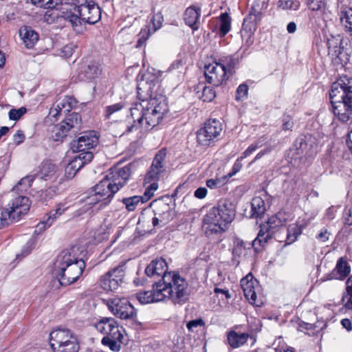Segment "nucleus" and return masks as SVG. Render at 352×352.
<instances>
[{
  "mask_svg": "<svg viewBox=\"0 0 352 352\" xmlns=\"http://www.w3.org/2000/svg\"><path fill=\"white\" fill-rule=\"evenodd\" d=\"M168 111L166 98L162 95L135 102L130 108L133 123L126 126L125 133L148 131L160 123Z\"/></svg>",
  "mask_w": 352,
  "mask_h": 352,
  "instance_id": "f257e3e1",
  "label": "nucleus"
},
{
  "mask_svg": "<svg viewBox=\"0 0 352 352\" xmlns=\"http://www.w3.org/2000/svg\"><path fill=\"white\" fill-rule=\"evenodd\" d=\"M85 256L83 248L77 245L58 254L53 274L61 285H69L78 279L85 267Z\"/></svg>",
  "mask_w": 352,
  "mask_h": 352,
  "instance_id": "f03ea898",
  "label": "nucleus"
},
{
  "mask_svg": "<svg viewBox=\"0 0 352 352\" xmlns=\"http://www.w3.org/2000/svg\"><path fill=\"white\" fill-rule=\"evenodd\" d=\"M329 96L334 115L342 122L352 119V78L340 76L332 84Z\"/></svg>",
  "mask_w": 352,
  "mask_h": 352,
  "instance_id": "7ed1b4c3",
  "label": "nucleus"
},
{
  "mask_svg": "<svg viewBox=\"0 0 352 352\" xmlns=\"http://www.w3.org/2000/svg\"><path fill=\"white\" fill-rule=\"evenodd\" d=\"M131 169L128 166L115 168L94 186V194L87 198L88 204L112 197L122 188L130 177Z\"/></svg>",
  "mask_w": 352,
  "mask_h": 352,
  "instance_id": "20e7f679",
  "label": "nucleus"
},
{
  "mask_svg": "<svg viewBox=\"0 0 352 352\" xmlns=\"http://www.w3.org/2000/svg\"><path fill=\"white\" fill-rule=\"evenodd\" d=\"M157 282L162 291L163 300L168 298L175 304H182L188 299V283L179 274L168 272Z\"/></svg>",
  "mask_w": 352,
  "mask_h": 352,
  "instance_id": "39448f33",
  "label": "nucleus"
},
{
  "mask_svg": "<svg viewBox=\"0 0 352 352\" xmlns=\"http://www.w3.org/2000/svg\"><path fill=\"white\" fill-rule=\"evenodd\" d=\"M50 343L54 352H78L77 336L69 329L57 328L50 334Z\"/></svg>",
  "mask_w": 352,
  "mask_h": 352,
  "instance_id": "423d86ee",
  "label": "nucleus"
},
{
  "mask_svg": "<svg viewBox=\"0 0 352 352\" xmlns=\"http://www.w3.org/2000/svg\"><path fill=\"white\" fill-rule=\"evenodd\" d=\"M284 221L278 215L272 216L267 221L261 226V229L257 237L253 241L252 245L256 248V246H263L269 239L274 237L277 241H282L278 232L285 233V229L283 228Z\"/></svg>",
  "mask_w": 352,
  "mask_h": 352,
  "instance_id": "0eeeda50",
  "label": "nucleus"
},
{
  "mask_svg": "<svg viewBox=\"0 0 352 352\" xmlns=\"http://www.w3.org/2000/svg\"><path fill=\"white\" fill-rule=\"evenodd\" d=\"M81 126V116L78 113H70L59 124L54 125L51 130V138L54 141L62 140L69 131H76Z\"/></svg>",
  "mask_w": 352,
  "mask_h": 352,
  "instance_id": "6e6552de",
  "label": "nucleus"
},
{
  "mask_svg": "<svg viewBox=\"0 0 352 352\" xmlns=\"http://www.w3.org/2000/svg\"><path fill=\"white\" fill-rule=\"evenodd\" d=\"M74 9L81 16L82 22L85 23L94 24L101 18L100 7L91 1L76 0Z\"/></svg>",
  "mask_w": 352,
  "mask_h": 352,
  "instance_id": "1a4fd4ad",
  "label": "nucleus"
},
{
  "mask_svg": "<svg viewBox=\"0 0 352 352\" xmlns=\"http://www.w3.org/2000/svg\"><path fill=\"white\" fill-rule=\"evenodd\" d=\"M241 286L245 298L250 304L256 307H261L263 305L259 283L252 274H248L241 280Z\"/></svg>",
  "mask_w": 352,
  "mask_h": 352,
  "instance_id": "9d476101",
  "label": "nucleus"
},
{
  "mask_svg": "<svg viewBox=\"0 0 352 352\" xmlns=\"http://www.w3.org/2000/svg\"><path fill=\"white\" fill-rule=\"evenodd\" d=\"M151 207L153 208L154 213L152 219V224L154 227L165 226L173 219L174 211L171 206L163 199L153 201L151 204Z\"/></svg>",
  "mask_w": 352,
  "mask_h": 352,
  "instance_id": "9b49d317",
  "label": "nucleus"
},
{
  "mask_svg": "<svg viewBox=\"0 0 352 352\" xmlns=\"http://www.w3.org/2000/svg\"><path fill=\"white\" fill-rule=\"evenodd\" d=\"M222 131V124L216 119L208 120L203 128L197 132V143L203 146H209Z\"/></svg>",
  "mask_w": 352,
  "mask_h": 352,
  "instance_id": "f8f14e48",
  "label": "nucleus"
},
{
  "mask_svg": "<svg viewBox=\"0 0 352 352\" xmlns=\"http://www.w3.org/2000/svg\"><path fill=\"white\" fill-rule=\"evenodd\" d=\"M215 206L212 207L203 219V229L207 236L225 232L228 226L223 222L222 217L219 216Z\"/></svg>",
  "mask_w": 352,
  "mask_h": 352,
  "instance_id": "ddd939ff",
  "label": "nucleus"
},
{
  "mask_svg": "<svg viewBox=\"0 0 352 352\" xmlns=\"http://www.w3.org/2000/svg\"><path fill=\"white\" fill-rule=\"evenodd\" d=\"M124 265H120L101 276L100 284L105 291H114L123 283Z\"/></svg>",
  "mask_w": 352,
  "mask_h": 352,
  "instance_id": "4468645a",
  "label": "nucleus"
},
{
  "mask_svg": "<svg viewBox=\"0 0 352 352\" xmlns=\"http://www.w3.org/2000/svg\"><path fill=\"white\" fill-rule=\"evenodd\" d=\"M108 307L115 316L121 319H130L136 316L135 309L126 298L116 297L110 299Z\"/></svg>",
  "mask_w": 352,
  "mask_h": 352,
  "instance_id": "2eb2a0df",
  "label": "nucleus"
},
{
  "mask_svg": "<svg viewBox=\"0 0 352 352\" xmlns=\"http://www.w3.org/2000/svg\"><path fill=\"white\" fill-rule=\"evenodd\" d=\"M204 75L206 81L214 86L222 84L226 77V70L224 65L213 62L206 65L204 67Z\"/></svg>",
  "mask_w": 352,
  "mask_h": 352,
  "instance_id": "dca6fc26",
  "label": "nucleus"
},
{
  "mask_svg": "<svg viewBox=\"0 0 352 352\" xmlns=\"http://www.w3.org/2000/svg\"><path fill=\"white\" fill-rule=\"evenodd\" d=\"M166 156V151L164 149L160 150L155 156L151 168L146 174L144 183L145 184H157L162 174L164 171V162Z\"/></svg>",
  "mask_w": 352,
  "mask_h": 352,
  "instance_id": "f3484780",
  "label": "nucleus"
},
{
  "mask_svg": "<svg viewBox=\"0 0 352 352\" xmlns=\"http://www.w3.org/2000/svg\"><path fill=\"white\" fill-rule=\"evenodd\" d=\"M158 188V184L152 183L149 184L142 196H132L129 197L123 198L122 199V204L125 206V208L128 211H133L137 208L138 205L140 203H145L149 200L153 195L154 192Z\"/></svg>",
  "mask_w": 352,
  "mask_h": 352,
  "instance_id": "a211bd4d",
  "label": "nucleus"
},
{
  "mask_svg": "<svg viewBox=\"0 0 352 352\" xmlns=\"http://www.w3.org/2000/svg\"><path fill=\"white\" fill-rule=\"evenodd\" d=\"M30 201L28 197L19 195L15 197L12 201V205L8 210L11 219L14 221H19L20 217L25 214L30 210Z\"/></svg>",
  "mask_w": 352,
  "mask_h": 352,
  "instance_id": "6ab92c4d",
  "label": "nucleus"
},
{
  "mask_svg": "<svg viewBox=\"0 0 352 352\" xmlns=\"http://www.w3.org/2000/svg\"><path fill=\"white\" fill-rule=\"evenodd\" d=\"M76 103L73 97L65 96L56 101V104L50 109L49 115L54 118H58L60 116L69 112Z\"/></svg>",
  "mask_w": 352,
  "mask_h": 352,
  "instance_id": "aec40b11",
  "label": "nucleus"
},
{
  "mask_svg": "<svg viewBox=\"0 0 352 352\" xmlns=\"http://www.w3.org/2000/svg\"><path fill=\"white\" fill-rule=\"evenodd\" d=\"M98 144V137L94 131H86L78 138L73 148L77 151H85L94 148Z\"/></svg>",
  "mask_w": 352,
  "mask_h": 352,
  "instance_id": "412c9836",
  "label": "nucleus"
},
{
  "mask_svg": "<svg viewBox=\"0 0 352 352\" xmlns=\"http://www.w3.org/2000/svg\"><path fill=\"white\" fill-rule=\"evenodd\" d=\"M342 41L339 37L331 36L328 38L327 45L328 47V54L331 56L332 60L336 63H341L344 61L343 58L345 54L342 46Z\"/></svg>",
  "mask_w": 352,
  "mask_h": 352,
  "instance_id": "4be33fe9",
  "label": "nucleus"
},
{
  "mask_svg": "<svg viewBox=\"0 0 352 352\" xmlns=\"http://www.w3.org/2000/svg\"><path fill=\"white\" fill-rule=\"evenodd\" d=\"M162 291L158 282L153 284V289L149 291L141 292L137 294V299L141 304H148L163 300Z\"/></svg>",
  "mask_w": 352,
  "mask_h": 352,
  "instance_id": "5701e85b",
  "label": "nucleus"
},
{
  "mask_svg": "<svg viewBox=\"0 0 352 352\" xmlns=\"http://www.w3.org/2000/svg\"><path fill=\"white\" fill-rule=\"evenodd\" d=\"M66 208L62 204L56 206V208L50 212L48 217L45 220L41 221L36 227L34 232L40 234L46 228L50 227L54 221L62 215L65 211Z\"/></svg>",
  "mask_w": 352,
  "mask_h": 352,
  "instance_id": "b1692460",
  "label": "nucleus"
},
{
  "mask_svg": "<svg viewBox=\"0 0 352 352\" xmlns=\"http://www.w3.org/2000/svg\"><path fill=\"white\" fill-rule=\"evenodd\" d=\"M217 211L219 212V216L222 217L223 222L226 226L230 223L235 216V210L233 204L227 199L221 200L215 206Z\"/></svg>",
  "mask_w": 352,
  "mask_h": 352,
  "instance_id": "393cba45",
  "label": "nucleus"
},
{
  "mask_svg": "<svg viewBox=\"0 0 352 352\" xmlns=\"http://www.w3.org/2000/svg\"><path fill=\"white\" fill-rule=\"evenodd\" d=\"M167 264L164 259L162 258H157L151 261V263L146 267L145 274L148 277L160 276L162 278L164 274H168L166 272Z\"/></svg>",
  "mask_w": 352,
  "mask_h": 352,
  "instance_id": "a878e982",
  "label": "nucleus"
},
{
  "mask_svg": "<svg viewBox=\"0 0 352 352\" xmlns=\"http://www.w3.org/2000/svg\"><path fill=\"white\" fill-rule=\"evenodd\" d=\"M351 272L349 264L343 258H340L336 263V267L328 275V280L337 279L344 280Z\"/></svg>",
  "mask_w": 352,
  "mask_h": 352,
  "instance_id": "bb28decb",
  "label": "nucleus"
},
{
  "mask_svg": "<svg viewBox=\"0 0 352 352\" xmlns=\"http://www.w3.org/2000/svg\"><path fill=\"white\" fill-rule=\"evenodd\" d=\"M249 337L248 333H239L232 330L227 333V342L231 348L237 349L244 345Z\"/></svg>",
  "mask_w": 352,
  "mask_h": 352,
  "instance_id": "cd10ccee",
  "label": "nucleus"
},
{
  "mask_svg": "<svg viewBox=\"0 0 352 352\" xmlns=\"http://www.w3.org/2000/svg\"><path fill=\"white\" fill-rule=\"evenodd\" d=\"M19 36L27 48H32L38 40V34L31 28L24 26L19 30Z\"/></svg>",
  "mask_w": 352,
  "mask_h": 352,
  "instance_id": "c85d7f7f",
  "label": "nucleus"
},
{
  "mask_svg": "<svg viewBox=\"0 0 352 352\" xmlns=\"http://www.w3.org/2000/svg\"><path fill=\"white\" fill-rule=\"evenodd\" d=\"M201 14V9L195 6L188 7L184 14V19L186 25L192 30H196L199 28L197 22Z\"/></svg>",
  "mask_w": 352,
  "mask_h": 352,
  "instance_id": "c756f323",
  "label": "nucleus"
},
{
  "mask_svg": "<svg viewBox=\"0 0 352 352\" xmlns=\"http://www.w3.org/2000/svg\"><path fill=\"white\" fill-rule=\"evenodd\" d=\"M101 68L98 63L91 62L85 65L80 74L81 80H91L98 77L101 74Z\"/></svg>",
  "mask_w": 352,
  "mask_h": 352,
  "instance_id": "7c9ffc66",
  "label": "nucleus"
},
{
  "mask_svg": "<svg viewBox=\"0 0 352 352\" xmlns=\"http://www.w3.org/2000/svg\"><path fill=\"white\" fill-rule=\"evenodd\" d=\"M56 173V166L50 162H43L40 166L37 176L41 179L47 180L54 177Z\"/></svg>",
  "mask_w": 352,
  "mask_h": 352,
  "instance_id": "2f4dec72",
  "label": "nucleus"
},
{
  "mask_svg": "<svg viewBox=\"0 0 352 352\" xmlns=\"http://www.w3.org/2000/svg\"><path fill=\"white\" fill-rule=\"evenodd\" d=\"M286 239L285 245H289L295 242L298 237L302 233V227L296 223H292L289 226L287 229L285 230Z\"/></svg>",
  "mask_w": 352,
  "mask_h": 352,
  "instance_id": "473e14b6",
  "label": "nucleus"
},
{
  "mask_svg": "<svg viewBox=\"0 0 352 352\" xmlns=\"http://www.w3.org/2000/svg\"><path fill=\"white\" fill-rule=\"evenodd\" d=\"M61 10V17L71 23L73 26H77L81 24L82 21L81 16L74 10V12H72V8H70L69 11L68 8L64 7H62Z\"/></svg>",
  "mask_w": 352,
  "mask_h": 352,
  "instance_id": "72a5a7b5",
  "label": "nucleus"
},
{
  "mask_svg": "<svg viewBox=\"0 0 352 352\" xmlns=\"http://www.w3.org/2000/svg\"><path fill=\"white\" fill-rule=\"evenodd\" d=\"M252 217L255 218L261 217L265 212V204L260 197H256L252 200Z\"/></svg>",
  "mask_w": 352,
  "mask_h": 352,
  "instance_id": "f704fd0d",
  "label": "nucleus"
},
{
  "mask_svg": "<svg viewBox=\"0 0 352 352\" xmlns=\"http://www.w3.org/2000/svg\"><path fill=\"white\" fill-rule=\"evenodd\" d=\"M34 175H27L23 177L16 186L12 188V191L17 193H23L27 191L31 186L32 182L34 180Z\"/></svg>",
  "mask_w": 352,
  "mask_h": 352,
  "instance_id": "c9c22d12",
  "label": "nucleus"
},
{
  "mask_svg": "<svg viewBox=\"0 0 352 352\" xmlns=\"http://www.w3.org/2000/svg\"><path fill=\"white\" fill-rule=\"evenodd\" d=\"M220 27L219 35L223 37L227 34L231 28V18L227 12L222 13L219 16Z\"/></svg>",
  "mask_w": 352,
  "mask_h": 352,
  "instance_id": "e433bc0d",
  "label": "nucleus"
},
{
  "mask_svg": "<svg viewBox=\"0 0 352 352\" xmlns=\"http://www.w3.org/2000/svg\"><path fill=\"white\" fill-rule=\"evenodd\" d=\"M115 320L113 318H103L96 324L95 327L99 332L107 336L111 330V324H115Z\"/></svg>",
  "mask_w": 352,
  "mask_h": 352,
  "instance_id": "4c0bfd02",
  "label": "nucleus"
},
{
  "mask_svg": "<svg viewBox=\"0 0 352 352\" xmlns=\"http://www.w3.org/2000/svg\"><path fill=\"white\" fill-rule=\"evenodd\" d=\"M346 292L342 296V301L347 309H352V275L349 277L346 282Z\"/></svg>",
  "mask_w": 352,
  "mask_h": 352,
  "instance_id": "58836bf2",
  "label": "nucleus"
},
{
  "mask_svg": "<svg viewBox=\"0 0 352 352\" xmlns=\"http://www.w3.org/2000/svg\"><path fill=\"white\" fill-rule=\"evenodd\" d=\"M300 1L298 0H279L278 2V8L284 10L296 11L300 8Z\"/></svg>",
  "mask_w": 352,
  "mask_h": 352,
  "instance_id": "ea45409f",
  "label": "nucleus"
},
{
  "mask_svg": "<svg viewBox=\"0 0 352 352\" xmlns=\"http://www.w3.org/2000/svg\"><path fill=\"white\" fill-rule=\"evenodd\" d=\"M46 11L43 19L48 23L52 24L56 22L59 17H61V12H60L58 8L54 7V8H48Z\"/></svg>",
  "mask_w": 352,
  "mask_h": 352,
  "instance_id": "a19ab883",
  "label": "nucleus"
},
{
  "mask_svg": "<svg viewBox=\"0 0 352 352\" xmlns=\"http://www.w3.org/2000/svg\"><path fill=\"white\" fill-rule=\"evenodd\" d=\"M315 139L311 135H305L303 138H299L296 143L299 144V149L305 150L307 148H313L314 144H315L314 142Z\"/></svg>",
  "mask_w": 352,
  "mask_h": 352,
  "instance_id": "79ce46f5",
  "label": "nucleus"
},
{
  "mask_svg": "<svg viewBox=\"0 0 352 352\" xmlns=\"http://www.w3.org/2000/svg\"><path fill=\"white\" fill-rule=\"evenodd\" d=\"M112 327L111 330L109 331L108 334L106 337H111L114 340H122L124 329L122 327L118 325V323L116 320H115V324H111Z\"/></svg>",
  "mask_w": 352,
  "mask_h": 352,
  "instance_id": "37998d69",
  "label": "nucleus"
},
{
  "mask_svg": "<svg viewBox=\"0 0 352 352\" xmlns=\"http://www.w3.org/2000/svg\"><path fill=\"white\" fill-rule=\"evenodd\" d=\"M112 327L111 330L109 331L108 334L106 337H111L114 340H122L124 329L122 327L118 325V323L116 320H115V324H111Z\"/></svg>",
  "mask_w": 352,
  "mask_h": 352,
  "instance_id": "c03bdc74",
  "label": "nucleus"
},
{
  "mask_svg": "<svg viewBox=\"0 0 352 352\" xmlns=\"http://www.w3.org/2000/svg\"><path fill=\"white\" fill-rule=\"evenodd\" d=\"M122 340H114L111 337H104L102 340V343L104 345L109 346L110 349L113 351H118L120 349V343Z\"/></svg>",
  "mask_w": 352,
  "mask_h": 352,
  "instance_id": "a18cd8bd",
  "label": "nucleus"
},
{
  "mask_svg": "<svg viewBox=\"0 0 352 352\" xmlns=\"http://www.w3.org/2000/svg\"><path fill=\"white\" fill-rule=\"evenodd\" d=\"M306 3L312 11H322L325 8L324 0H306Z\"/></svg>",
  "mask_w": 352,
  "mask_h": 352,
  "instance_id": "49530a36",
  "label": "nucleus"
},
{
  "mask_svg": "<svg viewBox=\"0 0 352 352\" xmlns=\"http://www.w3.org/2000/svg\"><path fill=\"white\" fill-rule=\"evenodd\" d=\"M32 4L45 9L54 8L57 6L55 0H31Z\"/></svg>",
  "mask_w": 352,
  "mask_h": 352,
  "instance_id": "de8ad7c7",
  "label": "nucleus"
},
{
  "mask_svg": "<svg viewBox=\"0 0 352 352\" xmlns=\"http://www.w3.org/2000/svg\"><path fill=\"white\" fill-rule=\"evenodd\" d=\"M216 97V92L211 87L205 86L202 90L201 99L204 102H211Z\"/></svg>",
  "mask_w": 352,
  "mask_h": 352,
  "instance_id": "09e8293b",
  "label": "nucleus"
},
{
  "mask_svg": "<svg viewBox=\"0 0 352 352\" xmlns=\"http://www.w3.org/2000/svg\"><path fill=\"white\" fill-rule=\"evenodd\" d=\"M245 249V243L242 240L239 239H235L234 240L232 254L234 256H240L244 252Z\"/></svg>",
  "mask_w": 352,
  "mask_h": 352,
  "instance_id": "8fccbe9b",
  "label": "nucleus"
},
{
  "mask_svg": "<svg viewBox=\"0 0 352 352\" xmlns=\"http://www.w3.org/2000/svg\"><path fill=\"white\" fill-rule=\"evenodd\" d=\"M10 215L8 210L0 208V229L14 221Z\"/></svg>",
  "mask_w": 352,
  "mask_h": 352,
  "instance_id": "3c124183",
  "label": "nucleus"
},
{
  "mask_svg": "<svg viewBox=\"0 0 352 352\" xmlns=\"http://www.w3.org/2000/svg\"><path fill=\"white\" fill-rule=\"evenodd\" d=\"M151 34H152V32L149 28L146 27L145 28L142 29L139 34V38L138 40L136 47H141L143 46Z\"/></svg>",
  "mask_w": 352,
  "mask_h": 352,
  "instance_id": "603ef678",
  "label": "nucleus"
},
{
  "mask_svg": "<svg viewBox=\"0 0 352 352\" xmlns=\"http://www.w3.org/2000/svg\"><path fill=\"white\" fill-rule=\"evenodd\" d=\"M124 107L122 103H116L112 105L107 106L105 108L104 116L106 118H110L111 115L114 113L120 111Z\"/></svg>",
  "mask_w": 352,
  "mask_h": 352,
  "instance_id": "864d4df0",
  "label": "nucleus"
},
{
  "mask_svg": "<svg viewBox=\"0 0 352 352\" xmlns=\"http://www.w3.org/2000/svg\"><path fill=\"white\" fill-rule=\"evenodd\" d=\"M26 108L23 107L17 109H12L9 111V118L12 120H18L26 113Z\"/></svg>",
  "mask_w": 352,
  "mask_h": 352,
  "instance_id": "5fc2aeb1",
  "label": "nucleus"
},
{
  "mask_svg": "<svg viewBox=\"0 0 352 352\" xmlns=\"http://www.w3.org/2000/svg\"><path fill=\"white\" fill-rule=\"evenodd\" d=\"M248 92V87L245 84L240 85L236 91V100H239L245 98Z\"/></svg>",
  "mask_w": 352,
  "mask_h": 352,
  "instance_id": "6e6d98bb",
  "label": "nucleus"
},
{
  "mask_svg": "<svg viewBox=\"0 0 352 352\" xmlns=\"http://www.w3.org/2000/svg\"><path fill=\"white\" fill-rule=\"evenodd\" d=\"M162 21L163 16L160 13L155 14L153 16L151 22L153 26V30L151 32L152 33L155 32L161 28Z\"/></svg>",
  "mask_w": 352,
  "mask_h": 352,
  "instance_id": "4d7b16f0",
  "label": "nucleus"
},
{
  "mask_svg": "<svg viewBox=\"0 0 352 352\" xmlns=\"http://www.w3.org/2000/svg\"><path fill=\"white\" fill-rule=\"evenodd\" d=\"M79 153H80L76 157L83 162L84 166L91 162L94 157L91 152L85 151Z\"/></svg>",
  "mask_w": 352,
  "mask_h": 352,
  "instance_id": "13d9d810",
  "label": "nucleus"
},
{
  "mask_svg": "<svg viewBox=\"0 0 352 352\" xmlns=\"http://www.w3.org/2000/svg\"><path fill=\"white\" fill-rule=\"evenodd\" d=\"M223 185V180L220 178L210 179L206 181V186L210 189H216Z\"/></svg>",
  "mask_w": 352,
  "mask_h": 352,
  "instance_id": "bf43d9fd",
  "label": "nucleus"
},
{
  "mask_svg": "<svg viewBox=\"0 0 352 352\" xmlns=\"http://www.w3.org/2000/svg\"><path fill=\"white\" fill-rule=\"evenodd\" d=\"M204 321L201 318H199L189 321L187 323L186 327L190 331H193L195 328L204 326Z\"/></svg>",
  "mask_w": 352,
  "mask_h": 352,
  "instance_id": "052dcab7",
  "label": "nucleus"
},
{
  "mask_svg": "<svg viewBox=\"0 0 352 352\" xmlns=\"http://www.w3.org/2000/svg\"><path fill=\"white\" fill-rule=\"evenodd\" d=\"M330 236V232H329L326 228H323L316 235V238L320 242H326L329 240Z\"/></svg>",
  "mask_w": 352,
  "mask_h": 352,
  "instance_id": "680f3d73",
  "label": "nucleus"
},
{
  "mask_svg": "<svg viewBox=\"0 0 352 352\" xmlns=\"http://www.w3.org/2000/svg\"><path fill=\"white\" fill-rule=\"evenodd\" d=\"M294 126V122L292 121V119L289 116H284L283 118V124H282V129L284 131H289L292 130V129Z\"/></svg>",
  "mask_w": 352,
  "mask_h": 352,
  "instance_id": "e2e57ef3",
  "label": "nucleus"
},
{
  "mask_svg": "<svg viewBox=\"0 0 352 352\" xmlns=\"http://www.w3.org/2000/svg\"><path fill=\"white\" fill-rule=\"evenodd\" d=\"M242 160L243 159H241V157H240L236 160V162H234V164L232 166V171L228 174L229 177H231L233 175H234L235 174H236L242 168V167H243V164L241 163Z\"/></svg>",
  "mask_w": 352,
  "mask_h": 352,
  "instance_id": "0e129e2a",
  "label": "nucleus"
},
{
  "mask_svg": "<svg viewBox=\"0 0 352 352\" xmlns=\"http://www.w3.org/2000/svg\"><path fill=\"white\" fill-rule=\"evenodd\" d=\"M260 147L258 143L252 144L248 147V148L242 153L241 156V159H244L248 156L250 155L253 152H254L257 148Z\"/></svg>",
  "mask_w": 352,
  "mask_h": 352,
  "instance_id": "69168bd1",
  "label": "nucleus"
},
{
  "mask_svg": "<svg viewBox=\"0 0 352 352\" xmlns=\"http://www.w3.org/2000/svg\"><path fill=\"white\" fill-rule=\"evenodd\" d=\"M84 166L83 162L76 156L69 162V168H74L78 171Z\"/></svg>",
  "mask_w": 352,
  "mask_h": 352,
  "instance_id": "338daca9",
  "label": "nucleus"
},
{
  "mask_svg": "<svg viewBox=\"0 0 352 352\" xmlns=\"http://www.w3.org/2000/svg\"><path fill=\"white\" fill-rule=\"evenodd\" d=\"M76 49L75 45L71 43L65 45L63 49V54L66 58L70 57Z\"/></svg>",
  "mask_w": 352,
  "mask_h": 352,
  "instance_id": "774afa93",
  "label": "nucleus"
}]
</instances>
